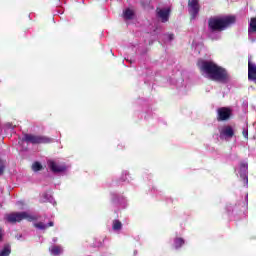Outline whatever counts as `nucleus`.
I'll return each instance as SVG.
<instances>
[{"instance_id": "1", "label": "nucleus", "mask_w": 256, "mask_h": 256, "mask_svg": "<svg viewBox=\"0 0 256 256\" xmlns=\"http://www.w3.org/2000/svg\"><path fill=\"white\" fill-rule=\"evenodd\" d=\"M200 71L205 73L211 81H217L218 83H229L231 81V75H229L227 69L213 61H202Z\"/></svg>"}, {"instance_id": "2", "label": "nucleus", "mask_w": 256, "mask_h": 256, "mask_svg": "<svg viewBox=\"0 0 256 256\" xmlns=\"http://www.w3.org/2000/svg\"><path fill=\"white\" fill-rule=\"evenodd\" d=\"M235 23V16H226L224 18H215L212 17L208 20V29L210 31H223L229 27V25H233Z\"/></svg>"}, {"instance_id": "3", "label": "nucleus", "mask_w": 256, "mask_h": 256, "mask_svg": "<svg viewBox=\"0 0 256 256\" xmlns=\"http://www.w3.org/2000/svg\"><path fill=\"white\" fill-rule=\"evenodd\" d=\"M5 218L8 223H21L24 219L31 223L33 221H37L39 216L31 215L28 212H12L10 214H6Z\"/></svg>"}, {"instance_id": "4", "label": "nucleus", "mask_w": 256, "mask_h": 256, "mask_svg": "<svg viewBox=\"0 0 256 256\" xmlns=\"http://www.w3.org/2000/svg\"><path fill=\"white\" fill-rule=\"evenodd\" d=\"M22 141H25V143H31L32 145H47L51 143L52 139L47 136L24 134Z\"/></svg>"}, {"instance_id": "5", "label": "nucleus", "mask_w": 256, "mask_h": 256, "mask_svg": "<svg viewBox=\"0 0 256 256\" xmlns=\"http://www.w3.org/2000/svg\"><path fill=\"white\" fill-rule=\"evenodd\" d=\"M200 10L199 0H188V13L191 19H196Z\"/></svg>"}, {"instance_id": "6", "label": "nucleus", "mask_w": 256, "mask_h": 256, "mask_svg": "<svg viewBox=\"0 0 256 256\" xmlns=\"http://www.w3.org/2000/svg\"><path fill=\"white\" fill-rule=\"evenodd\" d=\"M231 119V109L221 107L217 110V121H229Z\"/></svg>"}, {"instance_id": "7", "label": "nucleus", "mask_w": 256, "mask_h": 256, "mask_svg": "<svg viewBox=\"0 0 256 256\" xmlns=\"http://www.w3.org/2000/svg\"><path fill=\"white\" fill-rule=\"evenodd\" d=\"M47 165L52 173H63L64 171H67V166L59 165L55 160H48Z\"/></svg>"}, {"instance_id": "8", "label": "nucleus", "mask_w": 256, "mask_h": 256, "mask_svg": "<svg viewBox=\"0 0 256 256\" xmlns=\"http://www.w3.org/2000/svg\"><path fill=\"white\" fill-rule=\"evenodd\" d=\"M156 13H157V17H159V19H161L162 23H167V21H169V17L171 15V8H157L156 9Z\"/></svg>"}, {"instance_id": "9", "label": "nucleus", "mask_w": 256, "mask_h": 256, "mask_svg": "<svg viewBox=\"0 0 256 256\" xmlns=\"http://www.w3.org/2000/svg\"><path fill=\"white\" fill-rule=\"evenodd\" d=\"M248 80L256 84V64L251 62V58L248 60Z\"/></svg>"}, {"instance_id": "10", "label": "nucleus", "mask_w": 256, "mask_h": 256, "mask_svg": "<svg viewBox=\"0 0 256 256\" xmlns=\"http://www.w3.org/2000/svg\"><path fill=\"white\" fill-rule=\"evenodd\" d=\"M221 135H224V137H229L231 139V137H233L235 135V132L233 131V127L231 126H226L222 129V131L220 132Z\"/></svg>"}, {"instance_id": "11", "label": "nucleus", "mask_w": 256, "mask_h": 256, "mask_svg": "<svg viewBox=\"0 0 256 256\" xmlns=\"http://www.w3.org/2000/svg\"><path fill=\"white\" fill-rule=\"evenodd\" d=\"M55 224L53 221H50L48 224H44L43 222H38L34 224L36 229H40L41 231H45V229H49V227H53Z\"/></svg>"}, {"instance_id": "12", "label": "nucleus", "mask_w": 256, "mask_h": 256, "mask_svg": "<svg viewBox=\"0 0 256 256\" xmlns=\"http://www.w3.org/2000/svg\"><path fill=\"white\" fill-rule=\"evenodd\" d=\"M135 13L133 12V10L127 8L124 12H123V17L124 19H126V21H131V19H133Z\"/></svg>"}, {"instance_id": "13", "label": "nucleus", "mask_w": 256, "mask_h": 256, "mask_svg": "<svg viewBox=\"0 0 256 256\" xmlns=\"http://www.w3.org/2000/svg\"><path fill=\"white\" fill-rule=\"evenodd\" d=\"M184 245H185V240L183 238L174 239L175 249H180V247H183Z\"/></svg>"}, {"instance_id": "14", "label": "nucleus", "mask_w": 256, "mask_h": 256, "mask_svg": "<svg viewBox=\"0 0 256 256\" xmlns=\"http://www.w3.org/2000/svg\"><path fill=\"white\" fill-rule=\"evenodd\" d=\"M11 255V246L5 245L3 249L0 251V256H9Z\"/></svg>"}, {"instance_id": "15", "label": "nucleus", "mask_w": 256, "mask_h": 256, "mask_svg": "<svg viewBox=\"0 0 256 256\" xmlns=\"http://www.w3.org/2000/svg\"><path fill=\"white\" fill-rule=\"evenodd\" d=\"M123 227V224L121 223V221L119 220H114L113 221V226H112V229L114 231H120V229Z\"/></svg>"}, {"instance_id": "16", "label": "nucleus", "mask_w": 256, "mask_h": 256, "mask_svg": "<svg viewBox=\"0 0 256 256\" xmlns=\"http://www.w3.org/2000/svg\"><path fill=\"white\" fill-rule=\"evenodd\" d=\"M61 251H62V249L60 246H54L51 248V253H52V255H55V256L61 255Z\"/></svg>"}, {"instance_id": "17", "label": "nucleus", "mask_w": 256, "mask_h": 256, "mask_svg": "<svg viewBox=\"0 0 256 256\" xmlns=\"http://www.w3.org/2000/svg\"><path fill=\"white\" fill-rule=\"evenodd\" d=\"M5 169V161H3V159L0 158V176L5 174Z\"/></svg>"}, {"instance_id": "18", "label": "nucleus", "mask_w": 256, "mask_h": 256, "mask_svg": "<svg viewBox=\"0 0 256 256\" xmlns=\"http://www.w3.org/2000/svg\"><path fill=\"white\" fill-rule=\"evenodd\" d=\"M32 169H33V171H41V169H43V166L41 165V163L35 162L32 165Z\"/></svg>"}, {"instance_id": "19", "label": "nucleus", "mask_w": 256, "mask_h": 256, "mask_svg": "<svg viewBox=\"0 0 256 256\" xmlns=\"http://www.w3.org/2000/svg\"><path fill=\"white\" fill-rule=\"evenodd\" d=\"M240 177L243 178L244 183L247 185V183H249V178L247 177L246 173L240 174Z\"/></svg>"}, {"instance_id": "20", "label": "nucleus", "mask_w": 256, "mask_h": 256, "mask_svg": "<svg viewBox=\"0 0 256 256\" xmlns=\"http://www.w3.org/2000/svg\"><path fill=\"white\" fill-rule=\"evenodd\" d=\"M168 39H169L170 41H173V39H175V35H174V34H169V35H168Z\"/></svg>"}, {"instance_id": "21", "label": "nucleus", "mask_w": 256, "mask_h": 256, "mask_svg": "<svg viewBox=\"0 0 256 256\" xmlns=\"http://www.w3.org/2000/svg\"><path fill=\"white\" fill-rule=\"evenodd\" d=\"M0 241H3V230L0 229Z\"/></svg>"}, {"instance_id": "22", "label": "nucleus", "mask_w": 256, "mask_h": 256, "mask_svg": "<svg viewBox=\"0 0 256 256\" xmlns=\"http://www.w3.org/2000/svg\"><path fill=\"white\" fill-rule=\"evenodd\" d=\"M244 137H247L248 133L247 132H243Z\"/></svg>"}, {"instance_id": "23", "label": "nucleus", "mask_w": 256, "mask_h": 256, "mask_svg": "<svg viewBox=\"0 0 256 256\" xmlns=\"http://www.w3.org/2000/svg\"><path fill=\"white\" fill-rule=\"evenodd\" d=\"M242 167H244V169H245V168H247V166H246L245 164H244V165H242Z\"/></svg>"}]
</instances>
